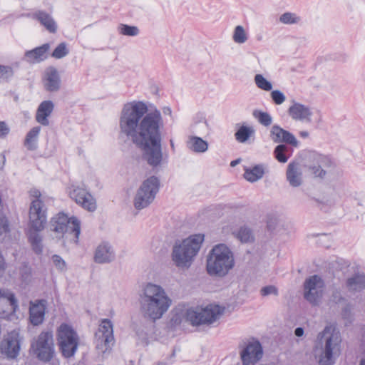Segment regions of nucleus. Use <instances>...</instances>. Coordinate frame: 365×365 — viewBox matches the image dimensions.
<instances>
[{
	"instance_id": "nucleus-1",
	"label": "nucleus",
	"mask_w": 365,
	"mask_h": 365,
	"mask_svg": "<svg viewBox=\"0 0 365 365\" xmlns=\"http://www.w3.org/2000/svg\"><path fill=\"white\" fill-rule=\"evenodd\" d=\"M164 127L161 112L157 108L149 111L143 101H133L122 108L120 135L143 150V159L153 168L160 167L166 159L161 145Z\"/></svg>"
},
{
	"instance_id": "nucleus-2",
	"label": "nucleus",
	"mask_w": 365,
	"mask_h": 365,
	"mask_svg": "<svg viewBox=\"0 0 365 365\" xmlns=\"http://www.w3.org/2000/svg\"><path fill=\"white\" fill-rule=\"evenodd\" d=\"M139 302L143 317L153 322L160 319L172 304L165 289L152 283L147 284L143 288Z\"/></svg>"
},
{
	"instance_id": "nucleus-3",
	"label": "nucleus",
	"mask_w": 365,
	"mask_h": 365,
	"mask_svg": "<svg viewBox=\"0 0 365 365\" xmlns=\"http://www.w3.org/2000/svg\"><path fill=\"white\" fill-rule=\"evenodd\" d=\"M204 237L202 234H195L175 242L171 257L177 267L187 269L191 266L200 250Z\"/></svg>"
},
{
	"instance_id": "nucleus-4",
	"label": "nucleus",
	"mask_w": 365,
	"mask_h": 365,
	"mask_svg": "<svg viewBox=\"0 0 365 365\" xmlns=\"http://www.w3.org/2000/svg\"><path fill=\"white\" fill-rule=\"evenodd\" d=\"M234 266L233 253L225 244L215 245L206 258V271L211 277H224Z\"/></svg>"
},
{
	"instance_id": "nucleus-5",
	"label": "nucleus",
	"mask_w": 365,
	"mask_h": 365,
	"mask_svg": "<svg viewBox=\"0 0 365 365\" xmlns=\"http://www.w3.org/2000/svg\"><path fill=\"white\" fill-rule=\"evenodd\" d=\"M319 340L324 339V345L319 356V365H333L341 352V339L338 331L326 327L318 335Z\"/></svg>"
},
{
	"instance_id": "nucleus-6",
	"label": "nucleus",
	"mask_w": 365,
	"mask_h": 365,
	"mask_svg": "<svg viewBox=\"0 0 365 365\" xmlns=\"http://www.w3.org/2000/svg\"><path fill=\"white\" fill-rule=\"evenodd\" d=\"M50 229L62 237L65 236L75 244L78 243L81 228L80 222L76 217L69 218L64 213L59 212L51 219Z\"/></svg>"
},
{
	"instance_id": "nucleus-7",
	"label": "nucleus",
	"mask_w": 365,
	"mask_h": 365,
	"mask_svg": "<svg viewBox=\"0 0 365 365\" xmlns=\"http://www.w3.org/2000/svg\"><path fill=\"white\" fill-rule=\"evenodd\" d=\"M56 340L62 356L66 359L74 356L79 345V336L74 329L66 324H61L56 331Z\"/></svg>"
},
{
	"instance_id": "nucleus-8",
	"label": "nucleus",
	"mask_w": 365,
	"mask_h": 365,
	"mask_svg": "<svg viewBox=\"0 0 365 365\" xmlns=\"http://www.w3.org/2000/svg\"><path fill=\"white\" fill-rule=\"evenodd\" d=\"M160 180L155 176L145 180L136 192L133 203L137 210L147 207L159 191Z\"/></svg>"
},
{
	"instance_id": "nucleus-9",
	"label": "nucleus",
	"mask_w": 365,
	"mask_h": 365,
	"mask_svg": "<svg viewBox=\"0 0 365 365\" xmlns=\"http://www.w3.org/2000/svg\"><path fill=\"white\" fill-rule=\"evenodd\" d=\"M224 307L217 304H210L205 308L187 311L186 317L192 325L210 324L223 314Z\"/></svg>"
},
{
	"instance_id": "nucleus-10",
	"label": "nucleus",
	"mask_w": 365,
	"mask_h": 365,
	"mask_svg": "<svg viewBox=\"0 0 365 365\" xmlns=\"http://www.w3.org/2000/svg\"><path fill=\"white\" fill-rule=\"evenodd\" d=\"M36 357L42 361H50L54 354L53 337L51 331H42L31 344Z\"/></svg>"
},
{
	"instance_id": "nucleus-11",
	"label": "nucleus",
	"mask_w": 365,
	"mask_h": 365,
	"mask_svg": "<svg viewBox=\"0 0 365 365\" xmlns=\"http://www.w3.org/2000/svg\"><path fill=\"white\" fill-rule=\"evenodd\" d=\"M114 343L113 323L108 319H103L95 334L96 349L99 353L105 354L112 349Z\"/></svg>"
},
{
	"instance_id": "nucleus-12",
	"label": "nucleus",
	"mask_w": 365,
	"mask_h": 365,
	"mask_svg": "<svg viewBox=\"0 0 365 365\" xmlns=\"http://www.w3.org/2000/svg\"><path fill=\"white\" fill-rule=\"evenodd\" d=\"M334 163L327 155L312 151L309 152L304 159V167L315 177L323 178L327 170L332 168Z\"/></svg>"
},
{
	"instance_id": "nucleus-13",
	"label": "nucleus",
	"mask_w": 365,
	"mask_h": 365,
	"mask_svg": "<svg viewBox=\"0 0 365 365\" xmlns=\"http://www.w3.org/2000/svg\"><path fill=\"white\" fill-rule=\"evenodd\" d=\"M324 286L321 277L310 276L304 282V298L312 305H318L323 297Z\"/></svg>"
},
{
	"instance_id": "nucleus-14",
	"label": "nucleus",
	"mask_w": 365,
	"mask_h": 365,
	"mask_svg": "<svg viewBox=\"0 0 365 365\" xmlns=\"http://www.w3.org/2000/svg\"><path fill=\"white\" fill-rule=\"evenodd\" d=\"M29 217V227L44 230L47 223V207L41 200H31Z\"/></svg>"
},
{
	"instance_id": "nucleus-15",
	"label": "nucleus",
	"mask_w": 365,
	"mask_h": 365,
	"mask_svg": "<svg viewBox=\"0 0 365 365\" xmlns=\"http://www.w3.org/2000/svg\"><path fill=\"white\" fill-rule=\"evenodd\" d=\"M70 197L84 209L93 212L96 209V203L93 196L86 189L72 185L69 187Z\"/></svg>"
},
{
	"instance_id": "nucleus-16",
	"label": "nucleus",
	"mask_w": 365,
	"mask_h": 365,
	"mask_svg": "<svg viewBox=\"0 0 365 365\" xmlns=\"http://www.w3.org/2000/svg\"><path fill=\"white\" fill-rule=\"evenodd\" d=\"M262 355V347L258 341L249 342L240 353L241 359L244 365L255 364L261 359Z\"/></svg>"
},
{
	"instance_id": "nucleus-17",
	"label": "nucleus",
	"mask_w": 365,
	"mask_h": 365,
	"mask_svg": "<svg viewBox=\"0 0 365 365\" xmlns=\"http://www.w3.org/2000/svg\"><path fill=\"white\" fill-rule=\"evenodd\" d=\"M1 350L2 354H5L8 358H16L19 355L20 351L19 334L16 331L9 333L2 341Z\"/></svg>"
},
{
	"instance_id": "nucleus-18",
	"label": "nucleus",
	"mask_w": 365,
	"mask_h": 365,
	"mask_svg": "<svg viewBox=\"0 0 365 365\" xmlns=\"http://www.w3.org/2000/svg\"><path fill=\"white\" fill-rule=\"evenodd\" d=\"M269 137L270 139L276 143L283 144V143H284L293 147H298L299 145L298 140L292 133L277 125H274L271 128Z\"/></svg>"
},
{
	"instance_id": "nucleus-19",
	"label": "nucleus",
	"mask_w": 365,
	"mask_h": 365,
	"mask_svg": "<svg viewBox=\"0 0 365 365\" xmlns=\"http://www.w3.org/2000/svg\"><path fill=\"white\" fill-rule=\"evenodd\" d=\"M43 87L48 92H56L61 88V78L56 68L48 67L43 76Z\"/></svg>"
},
{
	"instance_id": "nucleus-20",
	"label": "nucleus",
	"mask_w": 365,
	"mask_h": 365,
	"mask_svg": "<svg viewBox=\"0 0 365 365\" xmlns=\"http://www.w3.org/2000/svg\"><path fill=\"white\" fill-rule=\"evenodd\" d=\"M27 16L38 21L48 32L55 34L57 31L58 26L52 16L43 10H37Z\"/></svg>"
},
{
	"instance_id": "nucleus-21",
	"label": "nucleus",
	"mask_w": 365,
	"mask_h": 365,
	"mask_svg": "<svg viewBox=\"0 0 365 365\" xmlns=\"http://www.w3.org/2000/svg\"><path fill=\"white\" fill-rule=\"evenodd\" d=\"M287 112L289 115L294 120L311 122L312 112L310 108L305 105L294 102Z\"/></svg>"
},
{
	"instance_id": "nucleus-22",
	"label": "nucleus",
	"mask_w": 365,
	"mask_h": 365,
	"mask_svg": "<svg viewBox=\"0 0 365 365\" xmlns=\"http://www.w3.org/2000/svg\"><path fill=\"white\" fill-rule=\"evenodd\" d=\"M45 299L37 300L35 302H31L29 308V318L31 323L34 326L41 324L44 320L45 311L46 307Z\"/></svg>"
},
{
	"instance_id": "nucleus-23",
	"label": "nucleus",
	"mask_w": 365,
	"mask_h": 365,
	"mask_svg": "<svg viewBox=\"0 0 365 365\" xmlns=\"http://www.w3.org/2000/svg\"><path fill=\"white\" fill-rule=\"evenodd\" d=\"M115 259V252L111 245L107 242L100 244L94 253V262L98 264L109 263Z\"/></svg>"
},
{
	"instance_id": "nucleus-24",
	"label": "nucleus",
	"mask_w": 365,
	"mask_h": 365,
	"mask_svg": "<svg viewBox=\"0 0 365 365\" xmlns=\"http://www.w3.org/2000/svg\"><path fill=\"white\" fill-rule=\"evenodd\" d=\"M49 48V43H44L41 46L26 51L24 53V60L31 64L40 63L46 59Z\"/></svg>"
},
{
	"instance_id": "nucleus-25",
	"label": "nucleus",
	"mask_w": 365,
	"mask_h": 365,
	"mask_svg": "<svg viewBox=\"0 0 365 365\" xmlns=\"http://www.w3.org/2000/svg\"><path fill=\"white\" fill-rule=\"evenodd\" d=\"M286 178L292 187H299L302 184V173L299 163L295 162L289 163L286 171Z\"/></svg>"
},
{
	"instance_id": "nucleus-26",
	"label": "nucleus",
	"mask_w": 365,
	"mask_h": 365,
	"mask_svg": "<svg viewBox=\"0 0 365 365\" xmlns=\"http://www.w3.org/2000/svg\"><path fill=\"white\" fill-rule=\"evenodd\" d=\"M54 105L51 101H44L41 103L36 114V120L42 125H48V117L52 113Z\"/></svg>"
},
{
	"instance_id": "nucleus-27",
	"label": "nucleus",
	"mask_w": 365,
	"mask_h": 365,
	"mask_svg": "<svg viewBox=\"0 0 365 365\" xmlns=\"http://www.w3.org/2000/svg\"><path fill=\"white\" fill-rule=\"evenodd\" d=\"M42 230H36L32 227H29L27 233L32 250L37 255H40L43 252V237L39 233Z\"/></svg>"
},
{
	"instance_id": "nucleus-28",
	"label": "nucleus",
	"mask_w": 365,
	"mask_h": 365,
	"mask_svg": "<svg viewBox=\"0 0 365 365\" xmlns=\"http://www.w3.org/2000/svg\"><path fill=\"white\" fill-rule=\"evenodd\" d=\"M187 147L195 153H205L208 149V143L197 136H190L187 141Z\"/></svg>"
},
{
	"instance_id": "nucleus-29",
	"label": "nucleus",
	"mask_w": 365,
	"mask_h": 365,
	"mask_svg": "<svg viewBox=\"0 0 365 365\" xmlns=\"http://www.w3.org/2000/svg\"><path fill=\"white\" fill-rule=\"evenodd\" d=\"M346 285L349 291L359 292L365 289V274H356L348 278Z\"/></svg>"
},
{
	"instance_id": "nucleus-30",
	"label": "nucleus",
	"mask_w": 365,
	"mask_h": 365,
	"mask_svg": "<svg viewBox=\"0 0 365 365\" xmlns=\"http://www.w3.org/2000/svg\"><path fill=\"white\" fill-rule=\"evenodd\" d=\"M40 131L41 127L36 126L26 134L24 145L29 150H35L37 148V140Z\"/></svg>"
},
{
	"instance_id": "nucleus-31",
	"label": "nucleus",
	"mask_w": 365,
	"mask_h": 365,
	"mask_svg": "<svg viewBox=\"0 0 365 365\" xmlns=\"http://www.w3.org/2000/svg\"><path fill=\"white\" fill-rule=\"evenodd\" d=\"M292 149L285 144L278 145L274 150L275 158L280 163H286L292 155Z\"/></svg>"
},
{
	"instance_id": "nucleus-32",
	"label": "nucleus",
	"mask_w": 365,
	"mask_h": 365,
	"mask_svg": "<svg viewBox=\"0 0 365 365\" xmlns=\"http://www.w3.org/2000/svg\"><path fill=\"white\" fill-rule=\"evenodd\" d=\"M264 172L262 165H255L252 169H247L245 172V178L250 182H255L263 177Z\"/></svg>"
},
{
	"instance_id": "nucleus-33",
	"label": "nucleus",
	"mask_w": 365,
	"mask_h": 365,
	"mask_svg": "<svg viewBox=\"0 0 365 365\" xmlns=\"http://www.w3.org/2000/svg\"><path fill=\"white\" fill-rule=\"evenodd\" d=\"M254 133L255 130L252 127L242 125L235 133V137L236 140L239 143H245Z\"/></svg>"
},
{
	"instance_id": "nucleus-34",
	"label": "nucleus",
	"mask_w": 365,
	"mask_h": 365,
	"mask_svg": "<svg viewBox=\"0 0 365 365\" xmlns=\"http://www.w3.org/2000/svg\"><path fill=\"white\" fill-rule=\"evenodd\" d=\"M280 23L286 25L299 24L302 21V18L295 13L284 12L279 18Z\"/></svg>"
},
{
	"instance_id": "nucleus-35",
	"label": "nucleus",
	"mask_w": 365,
	"mask_h": 365,
	"mask_svg": "<svg viewBox=\"0 0 365 365\" xmlns=\"http://www.w3.org/2000/svg\"><path fill=\"white\" fill-rule=\"evenodd\" d=\"M235 237L243 243L251 242L254 240L252 230L247 227H241L237 232L235 233Z\"/></svg>"
},
{
	"instance_id": "nucleus-36",
	"label": "nucleus",
	"mask_w": 365,
	"mask_h": 365,
	"mask_svg": "<svg viewBox=\"0 0 365 365\" xmlns=\"http://www.w3.org/2000/svg\"><path fill=\"white\" fill-rule=\"evenodd\" d=\"M232 39L239 44H242L247 41L248 34L242 26L238 25L235 26L232 34Z\"/></svg>"
},
{
	"instance_id": "nucleus-37",
	"label": "nucleus",
	"mask_w": 365,
	"mask_h": 365,
	"mask_svg": "<svg viewBox=\"0 0 365 365\" xmlns=\"http://www.w3.org/2000/svg\"><path fill=\"white\" fill-rule=\"evenodd\" d=\"M118 32L120 35L128 36H136L139 34V29L135 26H130L124 24H120L117 28Z\"/></svg>"
},
{
	"instance_id": "nucleus-38",
	"label": "nucleus",
	"mask_w": 365,
	"mask_h": 365,
	"mask_svg": "<svg viewBox=\"0 0 365 365\" xmlns=\"http://www.w3.org/2000/svg\"><path fill=\"white\" fill-rule=\"evenodd\" d=\"M253 115L264 126H269L272 123V118L267 112L256 110H254Z\"/></svg>"
},
{
	"instance_id": "nucleus-39",
	"label": "nucleus",
	"mask_w": 365,
	"mask_h": 365,
	"mask_svg": "<svg viewBox=\"0 0 365 365\" xmlns=\"http://www.w3.org/2000/svg\"><path fill=\"white\" fill-rule=\"evenodd\" d=\"M254 80L256 86L259 89L265 91H270L272 89L271 82L267 81L262 74L255 75Z\"/></svg>"
},
{
	"instance_id": "nucleus-40",
	"label": "nucleus",
	"mask_w": 365,
	"mask_h": 365,
	"mask_svg": "<svg viewBox=\"0 0 365 365\" xmlns=\"http://www.w3.org/2000/svg\"><path fill=\"white\" fill-rule=\"evenodd\" d=\"M0 298L6 299L11 306L13 311H15L18 307L17 300L16 299L15 296L12 292L6 289H0Z\"/></svg>"
},
{
	"instance_id": "nucleus-41",
	"label": "nucleus",
	"mask_w": 365,
	"mask_h": 365,
	"mask_svg": "<svg viewBox=\"0 0 365 365\" xmlns=\"http://www.w3.org/2000/svg\"><path fill=\"white\" fill-rule=\"evenodd\" d=\"M68 52L66 43L62 42L53 50L51 56L55 58L60 59L68 55Z\"/></svg>"
},
{
	"instance_id": "nucleus-42",
	"label": "nucleus",
	"mask_w": 365,
	"mask_h": 365,
	"mask_svg": "<svg viewBox=\"0 0 365 365\" xmlns=\"http://www.w3.org/2000/svg\"><path fill=\"white\" fill-rule=\"evenodd\" d=\"M341 317L345 321L346 325L350 324L354 321V314L350 304H346L341 310Z\"/></svg>"
},
{
	"instance_id": "nucleus-43",
	"label": "nucleus",
	"mask_w": 365,
	"mask_h": 365,
	"mask_svg": "<svg viewBox=\"0 0 365 365\" xmlns=\"http://www.w3.org/2000/svg\"><path fill=\"white\" fill-rule=\"evenodd\" d=\"M53 264L60 272H65L67 269V265L64 259L58 255H53L51 257Z\"/></svg>"
},
{
	"instance_id": "nucleus-44",
	"label": "nucleus",
	"mask_w": 365,
	"mask_h": 365,
	"mask_svg": "<svg viewBox=\"0 0 365 365\" xmlns=\"http://www.w3.org/2000/svg\"><path fill=\"white\" fill-rule=\"evenodd\" d=\"M14 75L13 68L9 66L0 65V81H7Z\"/></svg>"
},
{
	"instance_id": "nucleus-45",
	"label": "nucleus",
	"mask_w": 365,
	"mask_h": 365,
	"mask_svg": "<svg viewBox=\"0 0 365 365\" xmlns=\"http://www.w3.org/2000/svg\"><path fill=\"white\" fill-rule=\"evenodd\" d=\"M271 98L276 105H281L286 101L284 94L279 91H272L270 93Z\"/></svg>"
},
{
	"instance_id": "nucleus-46",
	"label": "nucleus",
	"mask_w": 365,
	"mask_h": 365,
	"mask_svg": "<svg viewBox=\"0 0 365 365\" xmlns=\"http://www.w3.org/2000/svg\"><path fill=\"white\" fill-rule=\"evenodd\" d=\"M20 275L23 282H29L31 278V268L27 264H23L20 268Z\"/></svg>"
},
{
	"instance_id": "nucleus-47",
	"label": "nucleus",
	"mask_w": 365,
	"mask_h": 365,
	"mask_svg": "<svg viewBox=\"0 0 365 365\" xmlns=\"http://www.w3.org/2000/svg\"><path fill=\"white\" fill-rule=\"evenodd\" d=\"M260 294L263 297H266L270 294H273L274 296L278 295V289L274 285H269L264 287L260 290Z\"/></svg>"
},
{
	"instance_id": "nucleus-48",
	"label": "nucleus",
	"mask_w": 365,
	"mask_h": 365,
	"mask_svg": "<svg viewBox=\"0 0 365 365\" xmlns=\"http://www.w3.org/2000/svg\"><path fill=\"white\" fill-rule=\"evenodd\" d=\"M330 300L335 304H339L344 302L345 298L342 296L341 292L339 289H335L331 293Z\"/></svg>"
},
{
	"instance_id": "nucleus-49",
	"label": "nucleus",
	"mask_w": 365,
	"mask_h": 365,
	"mask_svg": "<svg viewBox=\"0 0 365 365\" xmlns=\"http://www.w3.org/2000/svg\"><path fill=\"white\" fill-rule=\"evenodd\" d=\"M10 128L4 121H0V138H4L9 133Z\"/></svg>"
},
{
	"instance_id": "nucleus-50",
	"label": "nucleus",
	"mask_w": 365,
	"mask_h": 365,
	"mask_svg": "<svg viewBox=\"0 0 365 365\" xmlns=\"http://www.w3.org/2000/svg\"><path fill=\"white\" fill-rule=\"evenodd\" d=\"M9 231V225L5 217H0V235Z\"/></svg>"
},
{
	"instance_id": "nucleus-51",
	"label": "nucleus",
	"mask_w": 365,
	"mask_h": 365,
	"mask_svg": "<svg viewBox=\"0 0 365 365\" xmlns=\"http://www.w3.org/2000/svg\"><path fill=\"white\" fill-rule=\"evenodd\" d=\"M30 196L33 198L32 200H41V192L36 189H32L30 190Z\"/></svg>"
},
{
	"instance_id": "nucleus-52",
	"label": "nucleus",
	"mask_w": 365,
	"mask_h": 365,
	"mask_svg": "<svg viewBox=\"0 0 365 365\" xmlns=\"http://www.w3.org/2000/svg\"><path fill=\"white\" fill-rule=\"evenodd\" d=\"M6 268V263L5 259L0 252V272H4Z\"/></svg>"
},
{
	"instance_id": "nucleus-53",
	"label": "nucleus",
	"mask_w": 365,
	"mask_h": 365,
	"mask_svg": "<svg viewBox=\"0 0 365 365\" xmlns=\"http://www.w3.org/2000/svg\"><path fill=\"white\" fill-rule=\"evenodd\" d=\"M200 125L202 127V130H203V132L202 133H207L209 131V125H208V123L207 122V120L205 119H204L203 120L200 121L199 123Z\"/></svg>"
},
{
	"instance_id": "nucleus-54",
	"label": "nucleus",
	"mask_w": 365,
	"mask_h": 365,
	"mask_svg": "<svg viewBox=\"0 0 365 365\" xmlns=\"http://www.w3.org/2000/svg\"><path fill=\"white\" fill-rule=\"evenodd\" d=\"M294 334L298 336V337H301L303 336L304 334V329L302 327H297L294 330Z\"/></svg>"
},
{
	"instance_id": "nucleus-55",
	"label": "nucleus",
	"mask_w": 365,
	"mask_h": 365,
	"mask_svg": "<svg viewBox=\"0 0 365 365\" xmlns=\"http://www.w3.org/2000/svg\"><path fill=\"white\" fill-rule=\"evenodd\" d=\"M163 113L172 116V110L170 107H165L163 109Z\"/></svg>"
},
{
	"instance_id": "nucleus-56",
	"label": "nucleus",
	"mask_w": 365,
	"mask_h": 365,
	"mask_svg": "<svg viewBox=\"0 0 365 365\" xmlns=\"http://www.w3.org/2000/svg\"><path fill=\"white\" fill-rule=\"evenodd\" d=\"M267 227L269 230H273L274 228V222H272V220L267 221Z\"/></svg>"
},
{
	"instance_id": "nucleus-57",
	"label": "nucleus",
	"mask_w": 365,
	"mask_h": 365,
	"mask_svg": "<svg viewBox=\"0 0 365 365\" xmlns=\"http://www.w3.org/2000/svg\"><path fill=\"white\" fill-rule=\"evenodd\" d=\"M299 135L302 138H307L309 136V133L307 131H300Z\"/></svg>"
},
{
	"instance_id": "nucleus-58",
	"label": "nucleus",
	"mask_w": 365,
	"mask_h": 365,
	"mask_svg": "<svg viewBox=\"0 0 365 365\" xmlns=\"http://www.w3.org/2000/svg\"><path fill=\"white\" fill-rule=\"evenodd\" d=\"M239 161H240V160H233V161L231 162L230 165L232 167H234V166H235L239 163Z\"/></svg>"
},
{
	"instance_id": "nucleus-59",
	"label": "nucleus",
	"mask_w": 365,
	"mask_h": 365,
	"mask_svg": "<svg viewBox=\"0 0 365 365\" xmlns=\"http://www.w3.org/2000/svg\"><path fill=\"white\" fill-rule=\"evenodd\" d=\"M170 146L173 149H174V142L173 140L171 139L170 140Z\"/></svg>"
},
{
	"instance_id": "nucleus-60",
	"label": "nucleus",
	"mask_w": 365,
	"mask_h": 365,
	"mask_svg": "<svg viewBox=\"0 0 365 365\" xmlns=\"http://www.w3.org/2000/svg\"><path fill=\"white\" fill-rule=\"evenodd\" d=\"M359 365H365V359H361Z\"/></svg>"
},
{
	"instance_id": "nucleus-61",
	"label": "nucleus",
	"mask_w": 365,
	"mask_h": 365,
	"mask_svg": "<svg viewBox=\"0 0 365 365\" xmlns=\"http://www.w3.org/2000/svg\"><path fill=\"white\" fill-rule=\"evenodd\" d=\"M158 365H165V364H158Z\"/></svg>"
}]
</instances>
